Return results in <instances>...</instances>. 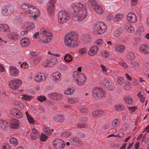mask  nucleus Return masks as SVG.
<instances>
[{
  "label": "nucleus",
  "mask_w": 149,
  "mask_h": 149,
  "mask_svg": "<svg viewBox=\"0 0 149 149\" xmlns=\"http://www.w3.org/2000/svg\"><path fill=\"white\" fill-rule=\"evenodd\" d=\"M25 113L29 122L31 124H34V120L33 117L30 116L28 111H26Z\"/></svg>",
  "instance_id": "nucleus-34"
},
{
  "label": "nucleus",
  "mask_w": 149,
  "mask_h": 149,
  "mask_svg": "<svg viewBox=\"0 0 149 149\" xmlns=\"http://www.w3.org/2000/svg\"><path fill=\"white\" fill-rule=\"evenodd\" d=\"M24 27H26V29L32 28L35 26V25L33 23H27L24 25Z\"/></svg>",
  "instance_id": "nucleus-42"
},
{
  "label": "nucleus",
  "mask_w": 149,
  "mask_h": 149,
  "mask_svg": "<svg viewBox=\"0 0 149 149\" xmlns=\"http://www.w3.org/2000/svg\"><path fill=\"white\" fill-rule=\"evenodd\" d=\"M65 44L68 46L74 47L78 45L77 36L75 33L70 32L65 35Z\"/></svg>",
  "instance_id": "nucleus-2"
},
{
  "label": "nucleus",
  "mask_w": 149,
  "mask_h": 149,
  "mask_svg": "<svg viewBox=\"0 0 149 149\" xmlns=\"http://www.w3.org/2000/svg\"><path fill=\"white\" fill-rule=\"evenodd\" d=\"M90 2L89 6L91 9L95 11L96 13L99 14H102L104 12L103 10L102 9L100 5H98L97 2L95 4H93L92 5Z\"/></svg>",
  "instance_id": "nucleus-10"
},
{
  "label": "nucleus",
  "mask_w": 149,
  "mask_h": 149,
  "mask_svg": "<svg viewBox=\"0 0 149 149\" xmlns=\"http://www.w3.org/2000/svg\"><path fill=\"white\" fill-rule=\"evenodd\" d=\"M8 37L10 39L16 40H17L19 37V35L16 33H11L8 35Z\"/></svg>",
  "instance_id": "nucleus-28"
},
{
  "label": "nucleus",
  "mask_w": 149,
  "mask_h": 149,
  "mask_svg": "<svg viewBox=\"0 0 149 149\" xmlns=\"http://www.w3.org/2000/svg\"><path fill=\"white\" fill-rule=\"evenodd\" d=\"M98 49L99 48L97 46H93L88 51V54L90 56H93L96 54Z\"/></svg>",
  "instance_id": "nucleus-19"
},
{
  "label": "nucleus",
  "mask_w": 149,
  "mask_h": 149,
  "mask_svg": "<svg viewBox=\"0 0 149 149\" xmlns=\"http://www.w3.org/2000/svg\"><path fill=\"white\" fill-rule=\"evenodd\" d=\"M22 81L19 79L13 80L9 84L10 87L13 90L17 89L22 84Z\"/></svg>",
  "instance_id": "nucleus-13"
},
{
  "label": "nucleus",
  "mask_w": 149,
  "mask_h": 149,
  "mask_svg": "<svg viewBox=\"0 0 149 149\" xmlns=\"http://www.w3.org/2000/svg\"><path fill=\"white\" fill-rule=\"evenodd\" d=\"M120 123V121L118 120L117 119H114L112 122L113 125L115 127H116L119 126Z\"/></svg>",
  "instance_id": "nucleus-46"
},
{
  "label": "nucleus",
  "mask_w": 149,
  "mask_h": 149,
  "mask_svg": "<svg viewBox=\"0 0 149 149\" xmlns=\"http://www.w3.org/2000/svg\"><path fill=\"white\" fill-rule=\"evenodd\" d=\"M3 149H10V146L7 143H3L2 146Z\"/></svg>",
  "instance_id": "nucleus-58"
},
{
  "label": "nucleus",
  "mask_w": 149,
  "mask_h": 149,
  "mask_svg": "<svg viewBox=\"0 0 149 149\" xmlns=\"http://www.w3.org/2000/svg\"><path fill=\"white\" fill-rule=\"evenodd\" d=\"M37 99L40 102H43L46 100V97L44 95L38 96L36 97Z\"/></svg>",
  "instance_id": "nucleus-41"
},
{
  "label": "nucleus",
  "mask_w": 149,
  "mask_h": 149,
  "mask_svg": "<svg viewBox=\"0 0 149 149\" xmlns=\"http://www.w3.org/2000/svg\"><path fill=\"white\" fill-rule=\"evenodd\" d=\"M9 73L11 76L16 77L18 75L19 71L15 67L10 66L9 68Z\"/></svg>",
  "instance_id": "nucleus-17"
},
{
  "label": "nucleus",
  "mask_w": 149,
  "mask_h": 149,
  "mask_svg": "<svg viewBox=\"0 0 149 149\" xmlns=\"http://www.w3.org/2000/svg\"><path fill=\"white\" fill-rule=\"evenodd\" d=\"M11 115L17 118H21L23 117V115L21 111L17 108L12 109L10 111Z\"/></svg>",
  "instance_id": "nucleus-12"
},
{
  "label": "nucleus",
  "mask_w": 149,
  "mask_h": 149,
  "mask_svg": "<svg viewBox=\"0 0 149 149\" xmlns=\"http://www.w3.org/2000/svg\"><path fill=\"white\" fill-rule=\"evenodd\" d=\"M20 67L22 68H27L28 67V65L27 62H23L20 65Z\"/></svg>",
  "instance_id": "nucleus-61"
},
{
  "label": "nucleus",
  "mask_w": 149,
  "mask_h": 149,
  "mask_svg": "<svg viewBox=\"0 0 149 149\" xmlns=\"http://www.w3.org/2000/svg\"><path fill=\"white\" fill-rule=\"evenodd\" d=\"M68 102L70 104H72L77 103L78 100L77 98L72 97L68 98L67 99Z\"/></svg>",
  "instance_id": "nucleus-36"
},
{
  "label": "nucleus",
  "mask_w": 149,
  "mask_h": 149,
  "mask_svg": "<svg viewBox=\"0 0 149 149\" xmlns=\"http://www.w3.org/2000/svg\"><path fill=\"white\" fill-rule=\"evenodd\" d=\"M21 97L23 100L30 101L32 97L31 96L24 94L22 95Z\"/></svg>",
  "instance_id": "nucleus-39"
},
{
  "label": "nucleus",
  "mask_w": 149,
  "mask_h": 149,
  "mask_svg": "<svg viewBox=\"0 0 149 149\" xmlns=\"http://www.w3.org/2000/svg\"><path fill=\"white\" fill-rule=\"evenodd\" d=\"M107 28V26L103 22H98L94 27L93 32L97 34L102 33L106 31Z\"/></svg>",
  "instance_id": "nucleus-5"
},
{
  "label": "nucleus",
  "mask_w": 149,
  "mask_h": 149,
  "mask_svg": "<svg viewBox=\"0 0 149 149\" xmlns=\"http://www.w3.org/2000/svg\"><path fill=\"white\" fill-rule=\"evenodd\" d=\"M125 101L127 104L130 105L132 104L133 100L131 98L126 97L125 98Z\"/></svg>",
  "instance_id": "nucleus-51"
},
{
  "label": "nucleus",
  "mask_w": 149,
  "mask_h": 149,
  "mask_svg": "<svg viewBox=\"0 0 149 149\" xmlns=\"http://www.w3.org/2000/svg\"><path fill=\"white\" fill-rule=\"evenodd\" d=\"M87 52V50L86 48H84L81 49L79 51V53L80 55H83L84 54L86 53Z\"/></svg>",
  "instance_id": "nucleus-55"
},
{
  "label": "nucleus",
  "mask_w": 149,
  "mask_h": 149,
  "mask_svg": "<svg viewBox=\"0 0 149 149\" xmlns=\"http://www.w3.org/2000/svg\"><path fill=\"white\" fill-rule=\"evenodd\" d=\"M54 121L62 123L64 120V117L62 115H56L52 119Z\"/></svg>",
  "instance_id": "nucleus-21"
},
{
  "label": "nucleus",
  "mask_w": 149,
  "mask_h": 149,
  "mask_svg": "<svg viewBox=\"0 0 149 149\" xmlns=\"http://www.w3.org/2000/svg\"><path fill=\"white\" fill-rule=\"evenodd\" d=\"M50 78L54 83H58L61 79V75L59 72H56L51 74Z\"/></svg>",
  "instance_id": "nucleus-11"
},
{
  "label": "nucleus",
  "mask_w": 149,
  "mask_h": 149,
  "mask_svg": "<svg viewBox=\"0 0 149 149\" xmlns=\"http://www.w3.org/2000/svg\"><path fill=\"white\" fill-rule=\"evenodd\" d=\"M74 89L73 88H68L65 91V93L67 95H70L73 93Z\"/></svg>",
  "instance_id": "nucleus-40"
},
{
  "label": "nucleus",
  "mask_w": 149,
  "mask_h": 149,
  "mask_svg": "<svg viewBox=\"0 0 149 149\" xmlns=\"http://www.w3.org/2000/svg\"><path fill=\"white\" fill-rule=\"evenodd\" d=\"M41 60V58L39 56H36L34 59V62L36 64L37 63Z\"/></svg>",
  "instance_id": "nucleus-60"
},
{
  "label": "nucleus",
  "mask_w": 149,
  "mask_h": 149,
  "mask_svg": "<svg viewBox=\"0 0 149 149\" xmlns=\"http://www.w3.org/2000/svg\"><path fill=\"white\" fill-rule=\"evenodd\" d=\"M34 79L36 82H40L42 81L45 80L46 77L45 74L41 73H38L35 74Z\"/></svg>",
  "instance_id": "nucleus-14"
},
{
  "label": "nucleus",
  "mask_w": 149,
  "mask_h": 149,
  "mask_svg": "<svg viewBox=\"0 0 149 149\" xmlns=\"http://www.w3.org/2000/svg\"><path fill=\"white\" fill-rule=\"evenodd\" d=\"M127 57L129 60H133L135 58V56L134 53L131 52L127 56Z\"/></svg>",
  "instance_id": "nucleus-43"
},
{
  "label": "nucleus",
  "mask_w": 149,
  "mask_h": 149,
  "mask_svg": "<svg viewBox=\"0 0 149 149\" xmlns=\"http://www.w3.org/2000/svg\"><path fill=\"white\" fill-rule=\"evenodd\" d=\"M125 86L126 88H125L126 90H129L131 87V84L129 82H125Z\"/></svg>",
  "instance_id": "nucleus-57"
},
{
  "label": "nucleus",
  "mask_w": 149,
  "mask_h": 149,
  "mask_svg": "<svg viewBox=\"0 0 149 149\" xmlns=\"http://www.w3.org/2000/svg\"><path fill=\"white\" fill-rule=\"evenodd\" d=\"M55 61V59H51L48 60L46 62L47 65L49 67L52 66L54 64Z\"/></svg>",
  "instance_id": "nucleus-37"
},
{
  "label": "nucleus",
  "mask_w": 149,
  "mask_h": 149,
  "mask_svg": "<svg viewBox=\"0 0 149 149\" xmlns=\"http://www.w3.org/2000/svg\"><path fill=\"white\" fill-rule=\"evenodd\" d=\"M76 126L78 128H82L86 127L87 125L85 124H82L81 123L76 124Z\"/></svg>",
  "instance_id": "nucleus-48"
},
{
  "label": "nucleus",
  "mask_w": 149,
  "mask_h": 149,
  "mask_svg": "<svg viewBox=\"0 0 149 149\" xmlns=\"http://www.w3.org/2000/svg\"><path fill=\"white\" fill-rule=\"evenodd\" d=\"M142 64L147 69H149V62H143L142 63Z\"/></svg>",
  "instance_id": "nucleus-59"
},
{
  "label": "nucleus",
  "mask_w": 149,
  "mask_h": 149,
  "mask_svg": "<svg viewBox=\"0 0 149 149\" xmlns=\"http://www.w3.org/2000/svg\"><path fill=\"white\" fill-rule=\"evenodd\" d=\"M71 12L73 19L79 23H82L86 20L87 11L86 4L82 0L73 1L71 4Z\"/></svg>",
  "instance_id": "nucleus-1"
},
{
  "label": "nucleus",
  "mask_w": 149,
  "mask_h": 149,
  "mask_svg": "<svg viewBox=\"0 0 149 149\" xmlns=\"http://www.w3.org/2000/svg\"><path fill=\"white\" fill-rule=\"evenodd\" d=\"M54 7L53 6H47V9L48 14L51 16L54 15Z\"/></svg>",
  "instance_id": "nucleus-35"
},
{
  "label": "nucleus",
  "mask_w": 149,
  "mask_h": 149,
  "mask_svg": "<svg viewBox=\"0 0 149 149\" xmlns=\"http://www.w3.org/2000/svg\"><path fill=\"white\" fill-rule=\"evenodd\" d=\"M139 50L141 52L145 54H149V46L146 44L142 45L140 46Z\"/></svg>",
  "instance_id": "nucleus-18"
},
{
  "label": "nucleus",
  "mask_w": 149,
  "mask_h": 149,
  "mask_svg": "<svg viewBox=\"0 0 149 149\" xmlns=\"http://www.w3.org/2000/svg\"><path fill=\"white\" fill-rule=\"evenodd\" d=\"M40 34L45 36L46 37V40L39 39L38 41L40 42L47 43L50 42L52 39V34L49 31L47 30L41 29Z\"/></svg>",
  "instance_id": "nucleus-6"
},
{
  "label": "nucleus",
  "mask_w": 149,
  "mask_h": 149,
  "mask_svg": "<svg viewBox=\"0 0 149 149\" xmlns=\"http://www.w3.org/2000/svg\"><path fill=\"white\" fill-rule=\"evenodd\" d=\"M10 143L14 146H17L18 144V142L17 139L15 138H12L9 140Z\"/></svg>",
  "instance_id": "nucleus-33"
},
{
  "label": "nucleus",
  "mask_w": 149,
  "mask_h": 149,
  "mask_svg": "<svg viewBox=\"0 0 149 149\" xmlns=\"http://www.w3.org/2000/svg\"><path fill=\"white\" fill-rule=\"evenodd\" d=\"M39 10L33 6H31L29 8V10H26V13L29 16L33 17L36 19L40 15Z\"/></svg>",
  "instance_id": "nucleus-8"
},
{
  "label": "nucleus",
  "mask_w": 149,
  "mask_h": 149,
  "mask_svg": "<svg viewBox=\"0 0 149 149\" xmlns=\"http://www.w3.org/2000/svg\"><path fill=\"white\" fill-rule=\"evenodd\" d=\"M39 133L38 131L35 129H33L32 130L30 137L33 140H35L38 138L39 136Z\"/></svg>",
  "instance_id": "nucleus-25"
},
{
  "label": "nucleus",
  "mask_w": 149,
  "mask_h": 149,
  "mask_svg": "<svg viewBox=\"0 0 149 149\" xmlns=\"http://www.w3.org/2000/svg\"><path fill=\"white\" fill-rule=\"evenodd\" d=\"M128 110L130 113H133L137 109V107L135 106L128 107Z\"/></svg>",
  "instance_id": "nucleus-53"
},
{
  "label": "nucleus",
  "mask_w": 149,
  "mask_h": 149,
  "mask_svg": "<svg viewBox=\"0 0 149 149\" xmlns=\"http://www.w3.org/2000/svg\"><path fill=\"white\" fill-rule=\"evenodd\" d=\"M64 59L68 63L71 62L73 60L72 56L70 54H67L64 56Z\"/></svg>",
  "instance_id": "nucleus-32"
},
{
  "label": "nucleus",
  "mask_w": 149,
  "mask_h": 149,
  "mask_svg": "<svg viewBox=\"0 0 149 149\" xmlns=\"http://www.w3.org/2000/svg\"><path fill=\"white\" fill-rule=\"evenodd\" d=\"M54 147L56 149H61L65 147L64 141L61 139H56L53 142Z\"/></svg>",
  "instance_id": "nucleus-9"
},
{
  "label": "nucleus",
  "mask_w": 149,
  "mask_h": 149,
  "mask_svg": "<svg viewBox=\"0 0 149 149\" xmlns=\"http://www.w3.org/2000/svg\"><path fill=\"white\" fill-rule=\"evenodd\" d=\"M0 31L3 32H8L10 31V29L7 25L1 24H0Z\"/></svg>",
  "instance_id": "nucleus-26"
},
{
  "label": "nucleus",
  "mask_w": 149,
  "mask_h": 149,
  "mask_svg": "<svg viewBox=\"0 0 149 149\" xmlns=\"http://www.w3.org/2000/svg\"><path fill=\"white\" fill-rule=\"evenodd\" d=\"M115 50L119 53H122L125 50V47L123 45H117L115 47Z\"/></svg>",
  "instance_id": "nucleus-27"
},
{
  "label": "nucleus",
  "mask_w": 149,
  "mask_h": 149,
  "mask_svg": "<svg viewBox=\"0 0 149 149\" xmlns=\"http://www.w3.org/2000/svg\"><path fill=\"white\" fill-rule=\"evenodd\" d=\"M71 135L70 132H63L61 134V136L63 137L67 138L69 137Z\"/></svg>",
  "instance_id": "nucleus-45"
},
{
  "label": "nucleus",
  "mask_w": 149,
  "mask_h": 149,
  "mask_svg": "<svg viewBox=\"0 0 149 149\" xmlns=\"http://www.w3.org/2000/svg\"><path fill=\"white\" fill-rule=\"evenodd\" d=\"M48 97L54 100L59 101L63 98L62 95L56 93H54L48 95Z\"/></svg>",
  "instance_id": "nucleus-15"
},
{
  "label": "nucleus",
  "mask_w": 149,
  "mask_h": 149,
  "mask_svg": "<svg viewBox=\"0 0 149 149\" xmlns=\"http://www.w3.org/2000/svg\"><path fill=\"white\" fill-rule=\"evenodd\" d=\"M125 27L127 32L129 33H132L134 31V27L132 26L130 24H127L125 25Z\"/></svg>",
  "instance_id": "nucleus-30"
},
{
  "label": "nucleus",
  "mask_w": 149,
  "mask_h": 149,
  "mask_svg": "<svg viewBox=\"0 0 149 149\" xmlns=\"http://www.w3.org/2000/svg\"><path fill=\"white\" fill-rule=\"evenodd\" d=\"M70 141L71 144H72L74 146H77L81 145L82 143V142L81 141L76 138L71 139Z\"/></svg>",
  "instance_id": "nucleus-24"
},
{
  "label": "nucleus",
  "mask_w": 149,
  "mask_h": 149,
  "mask_svg": "<svg viewBox=\"0 0 149 149\" xmlns=\"http://www.w3.org/2000/svg\"><path fill=\"white\" fill-rule=\"evenodd\" d=\"M10 126L11 128L16 129L19 127V123L18 120L15 118L11 119L10 121Z\"/></svg>",
  "instance_id": "nucleus-20"
},
{
  "label": "nucleus",
  "mask_w": 149,
  "mask_h": 149,
  "mask_svg": "<svg viewBox=\"0 0 149 149\" xmlns=\"http://www.w3.org/2000/svg\"><path fill=\"white\" fill-rule=\"evenodd\" d=\"M127 20L132 23L136 22L137 20V17L136 15L133 13H128L127 17Z\"/></svg>",
  "instance_id": "nucleus-16"
},
{
  "label": "nucleus",
  "mask_w": 149,
  "mask_h": 149,
  "mask_svg": "<svg viewBox=\"0 0 149 149\" xmlns=\"http://www.w3.org/2000/svg\"><path fill=\"white\" fill-rule=\"evenodd\" d=\"M8 126L9 124L7 120H0V129H6L8 127Z\"/></svg>",
  "instance_id": "nucleus-23"
},
{
  "label": "nucleus",
  "mask_w": 149,
  "mask_h": 149,
  "mask_svg": "<svg viewBox=\"0 0 149 149\" xmlns=\"http://www.w3.org/2000/svg\"><path fill=\"white\" fill-rule=\"evenodd\" d=\"M118 83L120 85L123 84L124 82V79L123 77H118L117 79Z\"/></svg>",
  "instance_id": "nucleus-49"
},
{
  "label": "nucleus",
  "mask_w": 149,
  "mask_h": 149,
  "mask_svg": "<svg viewBox=\"0 0 149 149\" xmlns=\"http://www.w3.org/2000/svg\"><path fill=\"white\" fill-rule=\"evenodd\" d=\"M102 40L101 39H100L97 40L95 42V45H97L99 46H100L102 43Z\"/></svg>",
  "instance_id": "nucleus-56"
},
{
  "label": "nucleus",
  "mask_w": 149,
  "mask_h": 149,
  "mask_svg": "<svg viewBox=\"0 0 149 149\" xmlns=\"http://www.w3.org/2000/svg\"><path fill=\"white\" fill-rule=\"evenodd\" d=\"M107 88L109 90H113L114 89V86L112 84H110L107 87Z\"/></svg>",
  "instance_id": "nucleus-62"
},
{
  "label": "nucleus",
  "mask_w": 149,
  "mask_h": 149,
  "mask_svg": "<svg viewBox=\"0 0 149 149\" xmlns=\"http://www.w3.org/2000/svg\"><path fill=\"white\" fill-rule=\"evenodd\" d=\"M79 111L82 113H86L88 111V109L87 107H80L78 109Z\"/></svg>",
  "instance_id": "nucleus-47"
},
{
  "label": "nucleus",
  "mask_w": 149,
  "mask_h": 149,
  "mask_svg": "<svg viewBox=\"0 0 149 149\" xmlns=\"http://www.w3.org/2000/svg\"><path fill=\"white\" fill-rule=\"evenodd\" d=\"M70 19V15L67 11L62 10L59 12L58 15V20L60 24L65 23Z\"/></svg>",
  "instance_id": "nucleus-7"
},
{
  "label": "nucleus",
  "mask_w": 149,
  "mask_h": 149,
  "mask_svg": "<svg viewBox=\"0 0 149 149\" xmlns=\"http://www.w3.org/2000/svg\"><path fill=\"white\" fill-rule=\"evenodd\" d=\"M30 43V40L27 38H22L20 41V44L23 47H26L29 45Z\"/></svg>",
  "instance_id": "nucleus-22"
},
{
  "label": "nucleus",
  "mask_w": 149,
  "mask_h": 149,
  "mask_svg": "<svg viewBox=\"0 0 149 149\" xmlns=\"http://www.w3.org/2000/svg\"><path fill=\"white\" fill-rule=\"evenodd\" d=\"M47 139V136L45 135L43 133H42L40 136V139L41 141H44Z\"/></svg>",
  "instance_id": "nucleus-52"
},
{
  "label": "nucleus",
  "mask_w": 149,
  "mask_h": 149,
  "mask_svg": "<svg viewBox=\"0 0 149 149\" xmlns=\"http://www.w3.org/2000/svg\"><path fill=\"white\" fill-rule=\"evenodd\" d=\"M110 84V83L108 80H107L106 79H104L103 82V84L106 87L108 86Z\"/></svg>",
  "instance_id": "nucleus-64"
},
{
  "label": "nucleus",
  "mask_w": 149,
  "mask_h": 149,
  "mask_svg": "<svg viewBox=\"0 0 149 149\" xmlns=\"http://www.w3.org/2000/svg\"><path fill=\"white\" fill-rule=\"evenodd\" d=\"M31 6V5L27 4H23L21 6V8L24 10H26L28 8H29L30 6Z\"/></svg>",
  "instance_id": "nucleus-50"
},
{
  "label": "nucleus",
  "mask_w": 149,
  "mask_h": 149,
  "mask_svg": "<svg viewBox=\"0 0 149 149\" xmlns=\"http://www.w3.org/2000/svg\"><path fill=\"white\" fill-rule=\"evenodd\" d=\"M73 77L74 81L79 86L84 84L86 81V77L83 73H78L77 72H74Z\"/></svg>",
  "instance_id": "nucleus-4"
},
{
  "label": "nucleus",
  "mask_w": 149,
  "mask_h": 149,
  "mask_svg": "<svg viewBox=\"0 0 149 149\" xmlns=\"http://www.w3.org/2000/svg\"><path fill=\"white\" fill-rule=\"evenodd\" d=\"M125 108V106L122 104H118L116 105L114 107V109L117 111H121L123 110Z\"/></svg>",
  "instance_id": "nucleus-31"
},
{
  "label": "nucleus",
  "mask_w": 149,
  "mask_h": 149,
  "mask_svg": "<svg viewBox=\"0 0 149 149\" xmlns=\"http://www.w3.org/2000/svg\"><path fill=\"white\" fill-rule=\"evenodd\" d=\"M57 0H49L47 3V6L54 7L56 4Z\"/></svg>",
  "instance_id": "nucleus-44"
},
{
  "label": "nucleus",
  "mask_w": 149,
  "mask_h": 149,
  "mask_svg": "<svg viewBox=\"0 0 149 149\" xmlns=\"http://www.w3.org/2000/svg\"><path fill=\"white\" fill-rule=\"evenodd\" d=\"M8 10L6 8H4L2 10V13L4 15H6L8 14Z\"/></svg>",
  "instance_id": "nucleus-63"
},
{
  "label": "nucleus",
  "mask_w": 149,
  "mask_h": 149,
  "mask_svg": "<svg viewBox=\"0 0 149 149\" xmlns=\"http://www.w3.org/2000/svg\"><path fill=\"white\" fill-rule=\"evenodd\" d=\"M88 120L87 118L86 117H81L79 118V121L80 123H82L85 124V123Z\"/></svg>",
  "instance_id": "nucleus-54"
},
{
  "label": "nucleus",
  "mask_w": 149,
  "mask_h": 149,
  "mask_svg": "<svg viewBox=\"0 0 149 149\" xmlns=\"http://www.w3.org/2000/svg\"><path fill=\"white\" fill-rule=\"evenodd\" d=\"M123 18V16L122 14H116L115 16L114 20L115 22L121 20Z\"/></svg>",
  "instance_id": "nucleus-38"
},
{
  "label": "nucleus",
  "mask_w": 149,
  "mask_h": 149,
  "mask_svg": "<svg viewBox=\"0 0 149 149\" xmlns=\"http://www.w3.org/2000/svg\"><path fill=\"white\" fill-rule=\"evenodd\" d=\"M43 130L45 133L47 135L51 134L54 131V130H50L49 127L46 126L44 127Z\"/></svg>",
  "instance_id": "nucleus-29"
},
{
  "label": "nucleus",
  "mask_w": 149,
  "mask_h": 149,
  "mask_svg": "<svg viewBox=\"0 0 149 149\" xmlns=\"http://www.w3.org/2000/svg\"><path fill=\"white\" fill-rule=\"evenodd\" d=\"M92 93L93 97L97 100L104 98L106 94L105 91L101 87L99 86L93 88Z\"/></svg>",
  "instance_id": "nucleus-3"
}]
</instances>
